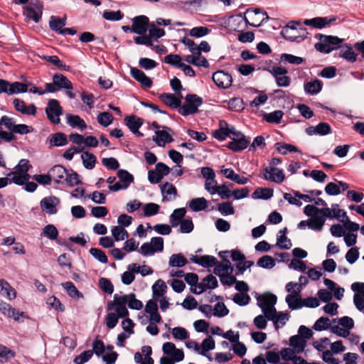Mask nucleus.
Returning <instances> with one entry per match:
<instances>
[{"label":"nucleus","instance_id":"nucleus-1","mask_svg":"<svg viewBox=\"0 0 364 364\" xmlns=\"http://www.w3.org/2000/svg\"><path fill=\"white\" fill-rule=\"evenodd\" d=\"M31 126L24 124H16L14 118L4 115L0 118V136L2 140L11 142L16 139L15 134H27L33 132Z\"/></svg>","mask_w":364,"mask_h":364},{"label":"nucleus","instance_id":"nucleus-2","mask_svg":"<svg viewBox=\"0 0 364 364\" xmlns=\"http://www.w3.org/2000/svg\"><path fill=\"white\" fill-rule=\"evenodd\" d=\"M127 305L131 309L141 310L143 308V303L136 299V295L134 293L119 296L117 294L114 295V299L107 304V311H111L114 309V306H119V311L122 314L129 316V311Z\"/></svg>","mask_w":364,"mask_h":364},{"label":"nucleus","instance_id":"nucleus-3","mask_svg":"<svg viewBox=\"0 0 364 364\" xmlns=\"http://www.w3.org/2000/svg\"><path fill=\"white\" fill-rule=\"evenodd\" d=\"M315 38L318 40V42L314 45L315 49L321 53L326 54L341 48L344 41L343 38H340L338 36L321 33L316 34Z\"/></svg>","mask_w":364,"mask_h":364},{"label":"nucleus","instance_id":"nucleus-4","mask_svg":"<svg viewBox=\"0 0 364 364\" xmlns=\"http://www.w3.org/2000/svg\"><path fill=\"white\" fill-rule=\"evenodd\" d=\"M203 100L196 94H188L185 97V103L181 106L178 112L186 117L198 112V107L202 105Z\"/></svg>","mask_w":364,"mask_h":364},{"label":"nucleus","instance_id":"nucleus-5","mask_svg":"<svg viewBox=\"0 0 364 364\" xmlns=\"http://www.w3.org/2000/svg\"><path fill=\"white\" fill-rule=\"evenodd\" d=\"M23 8V16L27 21L32 20L35 23H38L43 14V5L39 0H34L30 4Z\"/></svg>","mask_w":364,"mask_h":364},{"label":"nucleus","instance_id":"nucleus-6","mask_svg":"<svg viewBox=\"0 0 364 364\" xmlns=\"http://www.w3.org/2000/svg\"><path fill=\"white\" fill-rule=\"evenodd\" d=\"M230 139L231 141L226 145V147L235 152L245 150L250 144V138H247L242 132L236 129Z\"/></svg>","mask_w":364,"mask_h":364},{"label":"nucleus","instance_id":"nucleus-7","mask_svg":"<svg viewBox=\"0 0 364 364\" xmlns=\"http://www.w3.org/2000/svg\"><path fill=\"white\" fill-rule=\"evenodd\" d=\"M117 176L119 181L108 186L109 190L111 191L117 192L120 190L127 189L134 181V176L124 169H119L117 171Z\"/></svg>","mask_w":364,"mask_h":364},{"label":"nucleus","instance_id":"nucleus-8","mask_svg":"<svg viewBox=\"0 0 364 364\" xmlns=\"http://www.w3.org/2000/svg\"><path fill=\"white\" fill-rule=\"evenodd\" d=\"M46 114L52 123L58 124L60 122V116L63 114V108L57 100L51 99L48 101Z\"/></svg>","mask_w":364,"mask_h":364},{"label":"nucleus","instance_id":"nucleus-9","mask_svg":"<svg viewBox=\"0 0 364 364\" xmlns=\"http://www.w3.org/2000/svg\"><path fill=\"white\" fill-rule=\"evenodd\" d=\"M0 312L5 316L16 321H23L26 318V313L12 307L9 304L0 299Z\"/></svg>","mask_w":364,"mask_h":364},{"label":"nucleus","instance_id":"nucleus-10","mask_svg":"<svg viewBox=\"0 0 364 364\" xmlns=\"http://www.w3.org/2000/svg\"><path fill=\"white\" fill-rule=\"evenodd\" d=\"M262 178L279 184L284 181L285 175L282 169L274 166H269L263 169Z\"/></svg>","mask_w":364,"mask_h":364},{"label":"nucleus","instance_id":"nucleus-11","mask_svg":"<svg viewBox=\"0 0 364 364\" xmlns=\"http://www.w3.org/2000/svg\"><path fill=\"white\" fill-rule=\"evenodd\" d=\"M235 131V127H230L226 121L220 120L219 128L213 132V136L218 141H224L228 137L230 139Z\"/></svg>","mask_w":364,"mask_h":364},{"label":"nucleus","instance_id":"nucleus-12","mask_svg":"<svg viewBox=\"0 0 364 364\" xmlns=\"http://www.w3.org/2000/svg\"><path fill=\"white\" fill-rule=\"evenodd\" d=\"M161 130H156L155 136L152 140L159 146H164L165 143H171L173 141L171 133L173 134V131L168 127L161 126Z\"/></svg>","mask_w":364,"mask_h":364},{"label":"nucleus","instance_id":"nucleus-13","mask_svg":"<svg viewBox=\"0 0 364 364\" xmlns=\"http://www.w3.org/2000/svg\"><path fill=\"white\" fill-rule=\"evenodd\" d=\"M212 80L219 88L228 89L232 83L230 74L223 70H218L213 74Z\"/></svg>","mask_w":364,"mask_h":364},{"label":"nucleus","instance_id":"nucleus-14","mask_svg":"<svg viewBox=\"0 0 364 364\" xmlns=\"http://www.w3.org/2000/svg\"><path fill=\"white\" fill-rule=\"evenodd\" d=\"M149 19L146 16L141 15L135 16L132 19V33L138 35H144L149 27Z\"/></svg>","mask_w":364,"mask_h":364},{"label":"nucleus","instance_id":"nucleus-15","mask_svg":"<svg viewBox=\"0 0 364 364\" xmlns=\"http://www.w3.org/2000/svg\"><path fill=\"white\" fill-rule=\"evenodd\" d=\"M60 199L54 196L43 198L40 203L41 209L49 215L57 213V206L60 204Z\"/></svg>","mask_w":364,"mask_h":364},{"label":"nucleus","instance_id":"nucleus-16","mask_svg":"<svg viewBox=\"0 0 364 364\" xmlns=\"http://www.w3.org/2000/svg\"><path fill=\"white\" fill-rule=\"evenodd\" d=\"M336 21L335 16L315 17L311 19H305L304 23L306 26H311L315 28L321 29L330 26Z\"/></svg>","mask_w":364,"mask_h":364},{"label":"nucleus","instance_id":"nucleus-17","mask_svg":"<svg viewBox=\"0 0 364 364\" xmlns=\"http://www.w3.org/2000/svg\"><path fill=\"white\" fill-rule=\"evenodd\" d=\"M13 104L15 110L22 114L36 116L37 113V108L34 104L28 106L23 100L18 98L14 99Z\"/></svg>","mask_w":364,"mask_h":364},{"label":"nucleus","instance_id":"nucleus-18","mask_svg":"<svg viewBox=\"0 0 364 364\" xmlns=\"http://www.w3.org/2000/svg\"><path fill=\"white\" fill-rule=\"evenodd\" d=\"M301 286L298 287V291H294V294H288L285 298V301L291 310H297L303 307V299L301 297Z\"/></svg>","mask_w":364,"mask_h":364},{"label":"nucleus","instance_id":"nucleus-19","mask_svg":"<svg viewBox=\"0 0 364 364\" xmlns=\"http://www.w3.org/2000/svg\"><path fill=\"white\" fill-rule=\"evenodd\" d=\"M130 73L132 77L139 82L142 86L149 88L152 86L153 82L142 70L136 68H131Z\"/></svg>","mask_w":364,"mask_h":364},{"label":"nucleus","instance_id":"nucleus-20","mask_svg":"<svg viewBox=\"0 0 364 364\" xmlns=\"http://www.w3.org/2000/svg\"><path fill=\"white\" fill-rule=\"evenodd\" d=\"M190 259L192 262L205 268L213 267L217 263V259L212 255H203L200 257L191 255Z\"/></svg>","mask_w":364,"mask_h":364},{"label":"nucleus","instance_id":"nucleus-21","mask_svg":"<svg viewBox=\"0 0 364 364\" xmlns=\"http://www.w3.org/2000/svg\"><path fill=\"white\" fill-rule=\"evenodd\" d=\"M113 309L115 312H109L106 316V326L109 329H112L117 326L119 318L127 317L121 314L119 306H114Z\"/></svg>","mask_w":364,"mask_h":364},{"label":"nucleus","instance_id":"nucleus-22","mask_svg":"<svg viewBox=\"0 0 364 364\" xmlns=\"http://www.w3.org/2000/svg\"><path fill=\"white\" fill-rule=\"evenodd\" d=\"M159 98L171 108L180 109L181 101L180 98L176 97L174 95L164 92L161 94Z\"/></svg>","mask_w":364,"mask_h":364},{"label":"nucleus","instance_id":"nucleus-23","mask_svg":"<svg viewBox=\"0 0 364 364\" xmlns=\"http://www.w3.org/2000/svg\"><path fill=\"white\" fill-rule=\"evenodd\" d=\"M277 298L275 294H269V304L270 306L262 310L264 314V316L265 318L272 321L273 322L275 316H277V310L274 307V305L277 304Z\"/></svg>","mask_w":364,"mask_h":364},{"label":"nucleus","instance_id":"nucleus-24","mask_svg":"<svg viewBox=\"0 0 364 364\" xmlns=\"http://www.w3.org/2000/svg\"><path fill=\"white\" fill-rule=\"evenodd\" d=\"M67 169L62 165H55L49 171L51 179L54 181L55 183H60L61 180L65 178L67 173Z\"/></svg>","mask_w":364,"mask_h":364},{"label":"nucleus","instance_id":"nucleus-25","mask_svg":"<svg viewBox=\"0 0 364 364\" xmlns=\"http://www.w3.org/2000/svg\"><path fill=\"white\" fill-rule=\"evenodd\" d=\"M124 122L131 132L134 130L136 131V129H140L144 124L143 119L135 114L126 116Z\"/></svg>","mask_w":364,"mask_h":364},{"label":"nucleus","instance_id":"nucleus-26","mask_svg":"<svg viewBox=\"0 0 364 364\" xmlns=\"http://www.w3.org/2000/svg\"><path fill=\"white\" fill-rule=\"evenodd\" d=\"M322 87L323 82L318 79L309 82H306L304 85L305 92L311 95H314L319 93L322 90Z\"/></svg>","mask_w":364,"mask_h":364},{"label":"nucleus","instance_id":"nucleus-27","mask_svg":"<svg viewBox=\"0 0 364 364\" xmlns=\"http://www.w3.org/2000/svg\"><path fill=\"white\" fill-rule=\"evenodd\" d=\"M214 267L213 272L218 277L222 276L225 272L228 274L229 272L232 273L233 271V267L231 266V263L228 258H223V262H218L217 261Z\"/></svg>","mask_w":364,"mask_h":364},{"label":"nucleus","instance_id":"nucleus-28","mask_svg":"<svg viewBox=\"0 0 364 364\" xmlns=\"http://www.w3.org/2000/svg\"><path fill=\"white\" fill-rule=\"evenodd\" d=\"M358 55L353 51L352 46L350 44L346 43L341 48L339 57L346 60L350 63H355L357 60Z\"/></svg>","mask_w":364,"mask_h":364},{"label":"nucleus","instance_id":"nucleus-29","mask_svg":"<svg viewBox=\"0 0 364 364\" xmlns=\"http://www.w3.org/2000/svg\"><path fill=\"white\" fill-rule=\"evenodd\" d=\"M53 81L60 90H73V88L72 82L63 74H55L53 77Z\"/></svg>","mask_w":364,"mask_h":364},{"label":"nucleus","instance_id":"nucleus-30","mask_svg":"<svg viewBox=\"0 0 364 364\" xmlns=\"http://www.w3.org/2000/svg\"><path fill=\"white\" fill-rule=\"evenodd\" d=\"M287 232V228H284L283 229L280 230L279 231V233H278L279 235H277V245L279 248L284 249V250H289L292 246L290 239H289L286 236Z\"/></svg>","mask_w":364,"mask_h":364},{"label":"nucleus","instance_id":"nucleus-31","mask_svg":"<svg viewBox=\"0 0 364 364\" xmlns=\"http://www.w3.org/2000/svg\"><path fill=\"white\" fill-rule=\"evenodd\" d=\"M289 345L296 353H300L304 350L306 341L299 335L292 336L289 338Z\"/></svg>","mask_w":364,"mask_h":364},{"label":"nucleus","instance_id":"nucleus-32","mask_svg":"<svg viewBox=\"0 0 364 364\" xmlns=\"http://www.w3.org/2000/svg\"><path fill=\"white\" fill-rule=\"evenodd\" d=\"M186 210L185 208L175 209L170 215V224L171 227L176 228L179 223L183 220Z\"/></svg>","mask_w":364,"mask_h":364},{"label":"nucleus","instance_id":"nucleus-33","mask_svg":"<svg viewBox=\"0 0 364 364\" xmlns=\"http://www.w3.org/2000/svg\"><path fill=\"white\" fill-rule=\"evenodd\" d=\"M185 60L193 65L198 66V67H203V68H208L209 67V63L207 60V59L200 55H187L185 58Z\"/></svg>","mask_w":364,"mask_h":364},{"label":"nucleus","instance_id":"nucleus-34","mask_svg":"<svg viewBox=\"0 0 364 364\" xmlns=\"http://www.w3.org/2000/svg\"><path fill=\"white\" fill-rule=\"evenodd\" d=\"M274 191L269 188H258L252 194L253 199L269 200L273 196Z\"/></svg>","mask_w":364,"mask_h":364},{"label":"nucleus","instance_id":"nucleus-35","mask_svg":"<svg viewBox=\"0 0 364 364\" xmlns=\"http://www.w3.org/2000/svg\"><path fill=\"white\" fill-rule=\"evenodd\" d=\"M50 146H63L68 144L67 136L64 133L57 132L50 135L49 138Z\"/></svg>","mask_w":364,"mask_h":364},{"label":"nucleus","instance_id":"nucleus-36","mask_svg":"<svg viewBox=\"0 0 364 364\" xmlns=\"http://www.w3.org/2000/svg\"><path fill=\"white\" fill-rule=\"evenodd\" d=\"M160 186L161 193L163 195L162 202L164 203L171 200V198H168L167 196L173 195L175 197L177 195L176 188L172 183L166 182L164 184H162Z\"/></svg>","mask_w":364,"mask_h":364},{"label":"nucleus","instance_id":"nucleus-37","mask_svg":"<svg viewBox=\"0 0 364 364\" xmlns=\"http://www.w3.org/2000/svg\"><path fill=\"white\" fill-rule=\"evenodd\" d=\"M28 91V85L21 82H9V95L25 93Z\"/></svg>","mask_w":364,"mask_h":364},{"label":"nucleus","instance_id":"nucleus-38","mask_svg":"<svg viewBox=\"0 0 364 364\" xmlns=\"http://www.w3.org/2000/svg\"><path fill=\"white\" fill-rule=\"evenodd\" d=\"M326 219L323 216L313 215V218L309 219V228L315 231H321L324 225Z\"/></svg>","mask_w":364,"mask_h":364},{"label":"nucleus","instance_id":"nucleus-39","mask_svg":"<svg viewBox=\"0 0 364 364\" xmlns=\"http://www.w3.org/2000/svg\"><path fill=\"white\" fill-rule=\"evenodd\" d=\"M189 208L194 212L203 210L208 207V201L205 198H196L189 202Z\"/></svg>","mask_w":364,"mask_h":364},{"label":"nucleus","instance_id":"nucleus-40","mask_svg":"<svg viewBox=\"0 0 364 364\" xmlns=\"http://www.w3.org/2000/svg\"><path fill=\"white\" fill-rule=\"evenodd\" d=\"M81 159L85 168L91 170L95 168L97 158L93 154L89 151H84L81 155Z\"/></svg>","mask_w":364,"mask_h":364},{"label":"nucleus","instance_id":"nucleus-41","mask_svg":"<svg viewBox=\"0 0 364 364\" xmlns=\"http://www.w3.org/2000/svg\"><path fill=\"white\" fill-rule=\"evenodd\" d=\"M66 118L68 124L73 128L78 127L81 130L87 128L85 122L78 115L68 114Z\"/></svg>","mask_w":364,"mask_h":364},{"label":"nucleus","instance_id":"nucleus-42","mask_svg":"<svg viewBox=\"0 0 364 364\" xmlns=\"http://www.w3.org/2000/svg\"><path fill=\"white\" fill-rule=\"evenodd\" d=\"M167 287L164 281L158 279L152 286L153 298L156 299L164 296Z\"/></svg>","mask_w":364,"mask_h":364},{"label":"nucleus","instance_id":"nucleus-43","mask_svg":"<svg viewBox=\"0 0 364 364\" xmlns=\"http://www.w3.org/2000/svg\"><path fill=\"white\" fill-rule=\"evenodd\" d=\"M66 24V18H60L59 17L52 16L49 21L50 29L60 34V31L63 30V27Z\"/></svg>","mask_w":364,"mask_h":364},{"label":"nucleus","instance_id":"nucleus-44","mask_svg":"<svg viewBox=\"0 0 364 364\" xmlns=\"http://www.w3.org/2000/svg\"><path fill=\"white\" fill-rule=\"evenodd\" d=\"M43 59L51 63L60 70L68 71L70 70V66L65 65L57 55H43Z\"/></svg>","mask_w":364,"mask_h":364},{"label":"nucleus","instance_id":"nucleus-45","mask_svg":"<svg viewBox=\"0 0 364 364\" xmlns=\"http://www.w3.org/2000/svg\"><path fill=\"white\" fill-rule=\"evenodd\" d=\"M187 259L182 254H173L169 258V266L172 267H182L187 264Z\"/></svg>","mask_w":364,"mask_h":364},{"label":"nucleus","instance_id":"nucleus-46","mask_svg":"<svg viewBox=\"0 0 364 364\" xmlns=\"http://www.w3.org/2000/svg\"><path fill=\"white\" fill-rule=\"evenodd\" d=\"M0 294L9 300H13L16 297V290L6 281L3 283L0 289Z\"/></svg>","mask_w":364,"mask_h":364},{"label":"nucleus","instance_id":"nucleus-47","mask_svg":"<svg viewBox=\"0 0 364 364\" xmlns=\"http://www.w3.org/2000/svg\"><path fill=\"white\" fill-rule=\"evenodd\" d=\"M199 354L201 355H206V353L209 350H213L215 348V341L213 337L209 336L205 338L201 343Z\"/></svg>","mask_w":364,"mask_h":364},{"label":"nucleus","instance_id":"nucleus-48","mask_svg":"<svg viewBox=\"0 0 364 364\" xmlns=\"http://www.w3.org/2000/svg\"><path fill=\"white\" fill-rule=\"evenodd\" d=\"M283 116L284 112L282 110H276L270 113H264V119L269 123L279 124Z\"/></svg>","mask_w":364,"mask_h":364},{"label":"nucleus","instance_id":"nucleus-49","mask_svg":"<svg viewBox=\"0 0 364 364\" xmlns=\"http://www.w3.org/2000/svg\"><path fill=\"white\" fill-rule=\"evenodd\" d=\"M63 287L66 290L68 294L72 298H82L83 295L75 287L72 282H66L62 284Z\"/></svg>","mask_w":364,"mask_h":364},{"label":"nucleus","instance_id":"nucleus-50","mask_svg":"<svg viewBox=\"0 0 364 364\" xmlns=\"http://www.w3.org/2000/svg\"><path fill=\"white\" fill-rule=\"evenodd\" d=\"M41 235L46 237L50 240H55L58 236V231L55 225L50 224L43 228Z\"/></svg>","mask_w":364,"mask_h":364},{"label":"nucleus","instance_id":"nucleus-51","mask_svg":"<svg viewBox=\"0 0 364 364\" xmlns=\"http://www.w3.org/2000/svg\"><path fill=\"white\" fill-rule=\"evenodd\" d=\"M16 353L7 348L6 346L0 344V362L6 363L10 359L15 358Z\"/></svg>","mask_w":364,"mask_h":364},{"label":"nucleus","instance_id":"nucleus-52","mask_svg":"<svg viewBox=\"0 0 364 364\" xmlns=\"http://www.w3.org/2000/svg\"><path fill=\"white\" fill-rule=\"evenodd\" d=\"M280 60L283 63H289L293 65H300L304 63V58L289 53H282L280 55Z\"/></svg>","mask_w":364,"mask_h":364},{"label":"nucleus","instance_id":"nucleus-53","mask_svg":"<svg viewBox=\"0 0 364 364\" xmlns=\"http://www.w3.org/2000/svg\"><path fill=\"white\" fill-rule=\"evenodd\" d=\"M97 119L100 125L107 127L112 123L114 117L108 112H103L98 114Z\"/></svg>","mask_w":364,"mask_h":364},{"label":"nucleus","instance_id":"nucleus-54","mask_svg":"<svg viewBox=\"0 0 364 364\" xmlns=\"http://www.w3.org/2000/svg\"><path fill=\"white\" fill-rule=\"evenodd\" d=\"M111 232L115 241L124 240L125 238L128 237L127 231L121 226H114Z\"/></svg>","mask_w":364,"mask_h":364},{"label":"nucleus","instance_id":"nucleus-55","mask_svg":"<svg viewBox=\"0 0 364 364\" xmlns=\"http://www.w3.org/2000/svg\"><path fill=\"white\" fill-rule=\"evenodd\" d=\"M297 28H289L287 27H283L281 31L282 36L289 41H298Z\"/></svg>","mask_w":364,"mask_h":364},{"label":"nucleus","instance_id":"nucleus-56","mask_svg":"<svg viewBox=\"0 0 364 364\" xmlns=\"http://www.w3.org/2000/svg\"><path fill=\"white\" fill-rule=\"evenodd\" d=\"M258 267L264 269H272L275 266L274 259L269 255H264L257 262Z\"/></svg>","mask_w":364,"mask_h":364},{"label":"nucleus","instance_id":"nucleus-57","mask_svg":"<svg viewBox=\"0 0 364 364\" xmlns=\"http://www.w3.org/2000/svg\"><path fill=\"white\" fill-rule=\"evenodd\" d=\"M275 147L277 151L282 155H286L288 151L289 152H299L298 148L291 144H283L276 143Z\"/></svg>","mask_w":364,"mask_h":364},{"label":"nucleus","instance_id":"nucleus-58","mask_svg":"<svg viewBox=\"0 0 364 364\" xmlns=\"http://www.w3.org/2000/svg\"><path fill=\"white\" fill-rule=\"evenodd\" d=\"M124 14L121 11H105L102 14V17L110 21H118L123 18Z\"/></svg>","mask_w":364,"mask_h":364},{"label":"nucleus","instance_id":"nucleus-59","mask_svg":"<svg viewBox=\"0 0 364 364\" xmlns=\"http://www.w3.org/2000/svg\"><path fill=\"white\" fill-rule=\"evenodd\" d=\"M210 30L206 26L193 27L189 31V36L194 38H201L208 35Z\"/></svg>","mask_w":364,"mask_h":364},{"label":"nucleus","instance_id":"nucleus-60","mask_svg":"<svg viewBox=\"0 0 364 364\" xmlns=\"http://www.w3.org/2000/svg\"><path fill=\"white\" fill-rule=\"evenodd\" d=\"M159 205L154 203H149L144 205L143 208L144 215L151 217L156 215L159 211Z\"/></svg>","mask_w":364,"mask_h":364},{"label":"nucleus","instance_id":"nucleus-61","mask_svg":"<svg viewBox=\"0 0 364 364\" xmlns=\"http://www.w3.org/2000/svg\"><path fill=\"white\" fill-rule=\"evenodd\" d=\"M330 320L327 317H320L314 324L313 328L316 331H321L330 328Z\"/></svg>","mask_w":364,"mask_h":364},{"label":"nucleus","instance_id":"nucleus-62","mask_svg":"<svg viewBox=\"0 0 364 364\" xmlns=\"http://www.w3.org/2000/svg\"><path fill=\"white\" fill-rule=\"evenodd\" d=\"M250 300V296L247 293H236L232 298L234 303L240 306L247 305Z\"/></svg>","mask_w":364,"mask_h":364},{"label":"nucleus","instance_id":"nucleus-63","mask_svg":"<svg viewBox=\"0 0 364 364\" xmlns=\"http://www.w3.org/2000/svg\"><path fill=\"white\" fill-rule=\"evenodd\" d=\"M218 211L223 215H231L235 213V208L230 202H223L218 206Z\"/></svg>","mask_w":364,"mask_h":364},{"label":"nucleus","instance_id":"nucleus-64","mask_svg":"<svg viewBox=\"0 0 364 364\" xmlns=\"http://www.w3.org/2000/svg\"><path fill=\"white\" fill-rule=\"evenodd\" d=\"M90 254L97 260L102 264L108 262V259L105 253L100 249L92 247L90 250Z\"/></svg>","mask_w":364,"mask_h":364}]
</instances>
